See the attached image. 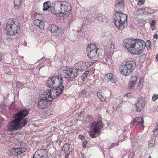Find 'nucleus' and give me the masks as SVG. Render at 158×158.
<instances>
[{
  "label": "nucleus",
  "mask_w": 158,
  "mask_h": 158,
  "mask_svg": "<svg viewBox=\"0 0 158 158\" xmlns=\"http://www.w3.org/2000/svg\"><path fill=\"white\" fill-rule=\"evenodd\" d=\"M123 44L130 53L138 55L142 53L146 45H151V42L148 40L145 42L139 39L128 38L124 40Z\"/></svg>",
  "instance_id": "f257e3e1"
},
{
  "label": "nucleus",
  "mask_w": 158,
  "mask_h": 158,
  "mask_svg": "<svg viewBox=\"0 0 158 158\" xmlns=\"http://www.w3.org/2000/svg\"><path fill=\"white\" fill-rule=\"evenodd\" d=\"M27 109L21 110L14 115L15 118L8 123L7 128L11 132L21 129L27 123V118L24 117L29 114Z\"/></svg>",
  "instance_id": "f03ea898"
},
{
  "label": "nucleus",
  "mask_w": 158,
  "mask_h": 158,
  "mask_svg": "<svg viewBox=\"0 0 158 158\" xmlns=\"http://www.w3.org/2000/svg\"><path fill=\"white\" fill-rule=\"evenodd\" d=\"M63 80L62 78L57 77L51 76L46 81V84L49 87L55 89L53 90V94L58 98L61 94L64 87L62 85Z\"/></svg>",
  "instance_id": "7ed1b4c3"
},
{
  "label": "nucleus",
  "mask_w": 158,
  "mask_h": 158,
  "mask_svg": "<svg viewBox=\"0 0 158 158\" xmlns=\"http://www.w3.org/2000/svg\"><path fill=\"white\" fill-rule=\"evenodd\" d=\"M51 90V89L46 90L44 92L43 94L40 96L37 103L39 109H46L52 103L53 99L57 98L54 94H52Z\"/></svg>",
  "instance_id": "20e7f679"
},
{
  "label": "nucleus",
  "mask_w": 158,
  "mask_h": 158,
  "mask_svg": "<svg viewBox=\"0 0 158 158\" xmlns=\"http://www.w3.org/2000/svg\"><path fill=\"white\" fill-rule=\"evenodd\" d=\"M54 8L57 11L60 16L64 15L66 17L70 14L72 10L70 4L68 2L64 1H56L53 2Z\"/></svg>",
  "instance_id": "39448f33"
},
{
  "label": "nucleus",
  "mask_w": 158,
  "mask_h": 158,
  "mask_svg": "<svg viewBox=\"0 0 158 158\" xmlns=\"http://www.w3.org/2000/svg\"><path fill=\"white\" fill-rule=\"evenodd\" d=\"M136 66L135 61L134 59L127 58L122 62L120 66V72L124 76H128L131 73Z\"/></svg>",
  "instance_id": "423d86ee"
},
{
  "label": "nucleus",
  "mask_w": 158,
  "mask_h": 158,
  "mask_svg": "<svg viewBox=\"0 0 158 158\" xmlns=\"http://www.w3.org/2000/svg\"><path fill=\"white\" fill-rule=\"evenodd\" d=\"M120 12V11L115 10L113 16L114 22L118 29H123L127 26V15Z\"/></svg>",
  "instance_id": "0eeeda50"
},
{
  "label": "nucleus",
  "mask_w": 158,
  "mask_h": 158,
  "mask_svg": "<svg viewBox=\"0 0 158 158\" xmlns=\"http://www.w3.org/2000/svg\"><path fill=\"white\" fill-rule=\"evenodd\" d=\"M5 30L7 35L11 36L18 34L20 32V28L18 26V23L12 18L8 20Z\"/></svg>",
  "instance_id": "6e6552de"
},
{
  "label": "nucleus",
  "mask_w": 158,
  "mask_h": 158,
  "mask_svg": "<svg viewBox=\"0 0 158 158\" xmlns=\"http://www.w3.org/2000/svg\"><path fill=\"white\" fill-rule=\"evenodd\" d=\"M88 57L91 60L97 61L102 55L98 48L95 44H91L88 45L86 50Z\"/></svg>",
  "instance_id": "1a4fd4ad"
},
{
  "label": "nucleus",
  "mask_w": 158,
  "mask_h": 158,
  "mask_svg": "<svg viewBox=\"0 0 158 158\" xmlns=\"http://www.w3.org/2000/svg\"><path fill=\"white\" fill-rule=\"evenodd\" d=\"M60 73L69 81H73L78 75V70L72 68L63 67L60 69Z\"/></svg>",
  "instance_id": "9d476101"
},
{
  "label": "nucleus",
  "mask_w": 158,
  "mask_h": 158,
  "mask_svg": "<svg viewBox=\"0 0 158 158\" xmlns=\"http://www.w3.org/2000/svg\"><path fill=\"white\" fill-rule=\"evenodd\" d=\"M103 127V124L101 120L92 122L90 124V136L92 138L98 137Z\"/></svg>",
  "instance_id": "9b49d317"
},
{
  "label": "nucleus",
  "mask_w": 158,
  "mask_h": 158,
  "mask_svg": "<svg viewBox=\"0 0 158 158\" xmlns=\"http://www.w3.org/2000/svg\"><path fill=\"white\" fill-rule=\"evenodd\" d=\"M145 104V101L142 97H139L137 99V102L135 104L136 107V110L137 112H139L142 111L144 108Z\"/></svg>",
  "instance_id": "f8f14e48"
},
{
  "label": "nucleus",
  "mask_w": 158,
  "mask_h": 158,
  "mask_svg": "<svg viewBox=\"0 0 158 158\" xmlns=\"http://www.w3.org/2000/svg\"><path fill=\"white\" fill-rule=\"evenodd\" d=\"M50 30L53 35L56 36L61 35L64 33L63 29L62 28L54 24L51 25Z\"/></svg>",
  "instance_id": "ddd939ff"
},
{
  "label": "nucleus",
  "mask_w": 158,
  "mask_h": 158,
  "mask_svg": "<svg viewBox=\"0 0 158 158\" xmlns=\"http://www.w3.org/2000/svg\"><path fill=\"white\" fill-rule=\"evenodd\" d=\"M115 3V10L121 11L124 9V0H116Z\"/></svg>",
  "instance_id": "4468645a"
},
{
  "label": "nucleus",
  "mask_w": 158,
  "mask_h": 158,
  "mask_svg": "<svg viewBox=\"0 0 158 158\" xmlns=\"http://www.w3.org/2000/svg\"><path fill=\"white\" fill-rule=\"evenodd\" d=\"M137 79L135 76L132 77L128 84V88L129 89H132L135 85L137 81Z\"/></svg>",
  "instance_id": "2eb2a0df"
},
{
  "label": "nucleus",
  "mask_w": 158,
  "mask_h": 158,
  "mask_svg": "<svg viewBox=\"0 0 158 158\" xmlns=\"http://www.w3.org/2000/svg\"><path fill=\"white\" fill-rule=\"evenodd\" d=\"M26 151V149H11L10 151L14 155H19Z\"/></svg>",
  "instance_id": "dca6fc26"
},
{
  "label": "nucleus",
  "mask_w": 158,
  "mask_h": 158,
  "mask_svg": "<svg viewBox=\"0 0 158 158\" xmlns=\"http://www.w3.org/2000/svg\"><path fill=\"white\" fill-rule=\"evenodd\" d=\"M96 19L99 21L106 22L108 21V19L106 16L101 13L97 15L96 17Z\"/></svg>",
  "instance_id": "f3484780"
},
{
  "label": "nucleus",
  "mask_w": 158,
  "mask_h": 158,
  "mask_svg": "<svg viewBox=\"0 0 158 158\" xmlns=\"http://www.w3.org/2000/svg\"><path fill=\"white\" fill-rule=\"evenodd\" d=\"M34 24L35 25L37 26L40 29H43L44 28V22L39 19H35L34 21Z\"/></svg>",
  "instance_id": "a211bd4d"
},
{
  "label": "nucleus",
  "mask_w": 158,
  "mask_h": 158,
  "mask_svg": "<svg viewBox=\"0 0 158 158\" xmlns=\"http://www.w3.org/2000/svg\"><path fill=\"white\" fill-rule=\"evenodd\" d=\"M22 1L23 0H14V8L16 10L19 9Z\"/></svg>",
  "instance_id": "6ab92c4d"
},
{
  "label": "nucleus",
  "mask_w": 158,
  "mask_h": 158,
  "mask_svg": "<svg viewBox=\"0 0 158 158\" xmlns=\"http://www.w3.org/2000/svg\"><path fill=\"white\" fill-rule=\"evenodd\" d=\"M36 152L43 158H44V156L47 154V151L45 149H41L38 150L36 151Z\"/></svg>",
  "instance_id": "aec40b11"
},
{
  "label": "nucleus",
  "mask_w": 158,
  "mask_h": 158,
  "mask_svg": "<svg viewBox=\"0 0 158 158\" xmlns=\"http://www.w3.org/2000/svg\"><path fill=\"white\" fill-rule=\"evenodd\" d=\"M43 11H47L51 7L50 6V2L47 1L45 2L43 4Z\"/></svg>",
  "instance_id": "412c9836"
},
{
  "label": "nucleus",
  "mask_w": 158,
  "mask_h": 158,
  "mask_svg": "<svg viewBox=\"0 0 158 158\" xmlns=\"http://www.w3.org/2000/svg\"><path fill=\"white\" fill-rule=\"evenodd\" d=\"M111 56L110 55L105 54L104 56V62L108 65L111 63Z\"/></svg>",
  "instance_id": "4be33fe9"
},
{
  "label": "nucleus",
  "mask_w": 158,
  "mask_h": 158,
  "mask_svg": "<svg viewBox=\"0 0 158 158\" xmlns=\"http://www.w3.org/2000/svg\"><path fill=\"white\" fill-rule=\"evenodd\" d=\"M134 119H135V120L136 121V122H139V123H140V125L141 127L143 128H144V126L143 125L144 121L142 117H137Z\"/></svg>",
  "instance_id": "5701e85b"
},
{
  "label": "nucleus",
  "mask_w": 158,
  "mask_h": 158,
  "mask_svg": "<svg viewBox=\"0 0 158 158\" xmlns=\"http://www.w3.org/2000/svg\"><path fill=\"white\" fill-rule=\"evenodd\" d=\"M87 66H86V63H81L80 64V67H78V68H76V69L78 70V71H82L85 70L87 69Z\"/></svg>",
  "instance_id": "b1692460"
},
{
  "label": "nucleus",
  "mask_w": 158,
  "mask_h": 158,
  "mask_svg": "<svg viewBox=\"0 0 158 158\" xmlns=\"http://www.w3.org/2000/svg\"><path fill=\"white\" fill-rule=\"evenodd\" d=\"M97 96L102 102H104L106 100V98L103 95V93L102 92H99L97 94Z\"/></svg>",
  "instance_id": "393cba45"
},
{
  "label": "nucleus",
  "mask_w": 158,
  "mask_h": 158,
  "mask_svg": "<svg viewBox=\"0 0 158 158\" xmlns=\"http://www.w3.org/2000/svg\"><path fill=\"white\" fill-rule=\"evenodd\" d=\"M144 14H152L154 12V10L149 8H143Z\"/></svg>",
  "instance_id": "a878e982"
},
{
  "label": "nucleus",
  "mask_w": 158,
  "mask_h": 158,
  "mask_svg": "<svg viewBox=\"0 0 158 158\" xmlns=\"http://www.w3.org/2000/svg\"><path fill=\"white\" fill-rule=\"evenodd\" d=\"M135 14L138 15H141L144 13L143 8H137L135 10Z\"/></svg>",
  "instance_id": "bb28decb"
},
{
  "label": "nucleus",
  "mask_w": 158,
  "mask_h": 158,
  "mask_svg": "<svg viewBox=\"0 0 158 158\" xmlns=\"http://www.w3.org/2000/svg\"><path fill=\"white\" fill-rule=\"evenodd\" d=\"M65 154L66 157H68L70 154V152L72 151V149H64L63 150Z\"/></svg>",
  "instance_id": "cd10ccee"
},
{
  "label": "nucleus",
  "mask_w": 158,
  "mask_h": 158,
  "mask_svg": "<svg viewBox=\"0 0 158 158\" xmlns=\"http://www.w3.org/2000/svg\"><path fill=\"white\" fill-rule=\"evenodd\" d=\"M155 142L154 139H150L148 142V146L149 148L154 146L155 145Z\"/></svg>",
  "instance_id": "c85d7f7f"
},
{
  "label": "nucleus",
  "mask_w": 158,
  "mask_h": 158,
  "mask_svg": "<svg viewBox=\"0 0 158 158\" xmlns=\"http://www.w3.org/2000/svg\"><path fill=\"white\" fill-rule=\"evenodd\" d=\"M51 111L50 110H48L45 112H44L43 114L44 115V116L45 117H48L51 115Z\"/></svg>",
  "instance_id": "c756f323"
},
{
  "label": "nucleus",
  "mask_w": 158,
  "mask_h": 158,
  "mask_svg": "<svg viewBox=\"0 0 158 158\" xmlns=\"http://www.w3.org/2000/svg\"><path fill=\"white\" fill-rule=\"evenodd\" d=\"M114 44L113 42H112L108 51H110V52L114 51Z\"/></svg>",
  "instance_id": "7c9ffc66"
},
{
  "label": "nucleus",
  "mask_w": 158,
  "mask_h": 158,
  "mask_svg": "<svg viewBox=\"0 0 158 158\" xmlns=\"http://www.w3.org/2000/svg\"><path fill=\"white\" fill-rule=\"evenodd\" d=\"M93 118L90 115H87L86 118L85 120L87 122H91L93 121Z\"/></svg>",
  "instance_id": "2f4dec72"
},
{
  "label": "nucleus",
  "mask_w": 158,
  "mask_h": 158,
  "mask_svg": "<svg viewBox=\"0 0 158 158\" xmlns=\"http://www.w3.org/2000/svg\"><path fill=\"white\" fill-rule=\"evenodd\" d=\"M49 11H50L52 14L54 15H55L57 13V11L56 10L54 7V8H53L52 7H51L50 9L49 10Z\"/></svg>",
  "instance_id": "473e14b6"
},
{
  "label": "nucleus",
  "mask_w": 158,
  "mask_h": 158,
  "mask_svg": "<svg viewBox=\"0 0 158 158\" xmlns=\"http://www.w3.org/2000/svg\"><path fill=\"white\" fill-rule=\"evenodd\" d=\"M138 136H135L133 138L131 139V143H132V141L134 142H138Z\"/></svg>",
  "instance_id": "72a5a7b5"
},
{
  "label": "nucleus",
  "mask_w": 158,
  "mask_h": 158,
  "mask_svg": "<svg viewBox=\"0 0 158 158\" xmlns=\"http://www.w3.org/2000/svg\"><path fill=\"white\" fill-rule=\"evenodd\" d=\"M109 81H110L111 82L113 83H115L116 81L115 76H113V77H112L111 78H110V79L109 80Z\"/></svg>",
  "instance_id": "f704fd0d"
},
{
  "label": "nucleus",
  "mask_w": 158,
  "mask_h": 158,
  "mask_svg": "<svg viewBox=\"0 0 158 158\" xmlns=\"http://www.w3.org/2000/svg\"><path fill=\"white\" fill-rule=\"evenodd\" d=\"M33 158H43L36 152L33 155Z\"/></svg>",
  "instance_id": "c9c22d12"
},
{
  "label": "nucleus",
  "mask_w": 158,
  "mask_h": 158,
  "mask_svg": "<svg viewBox=\"0 0 158 158\" xmlns=\"http://www.w3.org/2000/svg\"><path fill=\"white\" fill-rule=\"evenodd\" d=\"M158 98V94H154L153 96L152 99L153 101H156Z\"/></svg>",
  "instance_id": "e433bc0d"
},
{
  "label": "nucleus",
  "mask_w": 158,
  "mask_h": 158,
  "mask_svg": "<svg viewBox=\"0 0 158 158\" xmlns=\"http://www.w3.org/2000/svg\"><path fill=\"white\" fill-rule=\"evenodd\" d=\"M156 129L153 131L154 135L156 136H157L158 135V127H156Z\"/></svg>",
  "instance_id": "4c0bfd02"
},
{
  "label": "nucleus",
  "mask_w": 158,
  "mask_h": 158,
  "mask_svg": "<svg viewBox=\"0 0 158 158\" xmlns=\"http://www.w3.org/2000/svg\"><path fill=\"white\" fill-rule=\"evenodd\" d=\"M132 124L133 126H136L137 125H140V123H139V122H136V121L135 120V119H134L132 122Z\"/></svg>",
  "instance_id": "58836bf2"
},
{
  "label": "nucleus",
  "mask_w": 158,
  "mask_h": 158,
  "mask_svg": "<svg viewBox=\"0 0 158 158\" xmlns=\"http://www.w3.org/2000/svg\"><path fill=\"white\" fill-rule=\"evenodd\" d=\"M22 86L23 85L19 81H18L17 82L16 87L17 88H21Z\"/></svg>",
  "instance_id": "ea45409f"
},
{
  "label": "nucleus",
  "mask_w": 158,
  "mask_h": 158,
  "mask_svg": "<svg viewBox=\"0 0 158 158\" xmlns=\"http://www.w3.org/2000/svg\"><path fill=\"white\" fill-rule=\"evenodd\" d=\"M106 77L108 79V80L109 81L110 78H111L112 77H113V75L112 73H110L107 75H106Z\"/></svg>",
  "instance_id": "a19ab883"
},
{
  "label": "nucleus",
  "mask_w": 158,
  "mask_h": 158,
  "mask_svg": "<svg viewBox=\"0 0 158 158\" xmlns=\"http://www.w3.org/2000/svg\"><path fill=\"white\" fill-rule=\"evenodd\" d=\"M87 93V91L86 89H83L81 92V94L84 95H85Z\"/></svg>",
  "instance_id": "79ce46f5"
},
{
  "label": "nucleus",
  "mask_w": 158,
  "mask_h": 158,
  "mask_svg": "<svg viewBox=\"0 0 158 158\" xmlns=\"http://www.w3.org/2000/svg\"><path fill=\"white\" fill-rule=\"evenodd\" d=\"M132 148L136 147L138 145V142H134L132 141Z\"/></svg>",
  "instance_id": "37998d69"
},
{
  "label": "nucleus",
  "mask_w": 158,
  "mask_h": 158,
  "mask_svg": "<svg viewBox=\"0 0 158 158\" xmlns=\"http://www.w3.org/2000/svg\"><path fill=\"white\" fill-rule=\"evenodd\" d=\"M87 77V75L85 73H83L81 76V78L84 81Z\"/></svg>",
  "instance_id": "c03bdc74"
},
{
  "label": "nucleus",
  "mask_w": 158,
  "mask_h": 158,
  "mask_svg": "<svg viewBox=\"0 0 158 158\" xmlns=\"http://www.w3.org/2000/svg\"><path fill=\"white\" fill-rule=\"evenodd\" d=\"M83 27H81L80 28V30H79L78 31H77V32L78 33V34H83V32L82 31V29H83Z\"/></svg>",
  "instance_id": "a18cd8bd"
},
{
  "label": "nucleus",
  "mask_w": 158,
  "mask_h": 158,
  "mask_svg": "<svg viewBox=\"0 0 158 158\" xmlns=\"http://www.w3.org/2000/svg\"><path fill=\"white\" fill-rule=\"evenodd\" d=\"M70 145L68 143H65L64 145L63 148H69Z\"/></svg>",
  "instance_id": "49530a36"
},
{
  "label": "nucleus",
  "mask_w": 158,
  "mask_h": 158,
  "mask_svg": "<svg viewBox=\"0 0 158 158\" xmlns=\"http://www.w3.org/2000/svg\"><path fill=\"white\" fill-rule=\"evenodd\" d=\"M4 59V56L1 52H0V61L3 60Z\"/></svg>",
  "instance_id": "de8ad7c7"
},
{
  "label": "nucleus",
  "mask_w": 158,
  "mask_h": 158,
  "mask_svg": "<svg viewBox=\"0 0 158 158\" xmlns=\"http://www.w3.org/2000/svg\"><path fill=\"white\" fill-rule=\"evenodd\" d=\"M143 79H140L138 82V87L139 86H140L141 85L142 82H143Z\"/></svg>",
  "instance_id": "09e8293b"
},
{
  "label": "nucleus",
  "mask_w": 158,
  "mask_h": 158,
  "mask_svg": "<svg viewBox=\"0 0 158 158\" xmlns=\"http://www.w3.org/2000/svg\"><path fill=\"white\" fill-rule=\"evenodd\" d=\"M145 1H138V4L139 5L141 6V5H143Z\"/></svg>",
  "instance_id": "8fccbe9b"
},
{
  "label": "nucleus",
  "mask_w": 158,
  "mask_h": 158,
  "mask_svg": "<svg viewBox=\"0 0 158 158\" xmlns=\"http://www.w3.org/2000/svg\"><path fill=\"white\" fill-rule=\"evenodd\" d=\"M87 144V141H84L83 143V148L85 147L86 146V145Z\"/></svg>",
  "instance_id": "3c124183"
},
{
  "label": "nucleus",
  "mask_w": 158,
  "mask_h": 158,
  "mask_svg": "<svg viewBox=\"0 0 158 158\" xmlns=\"http://www.w3.org/2000/svg\"><path fill=\"white\" fill-rule=\"evenodd\" d=\"M135 154V153L133 152H131L130 153V155L129 156V157H130V158L131 157H132L133 158V157L134 156Z\"/></svg>",
  "instance_id": "603ef678"
},
{
  "label": "nucleus",
  "mask_w": 158,
  "mask_h": 158,
  "mask_svg": "<svg viewBox=\"0 0 158 158\" xmlns=\"http://www.w3.org/2000/svg\"><path fill=\"white\" fill-rule=\"evenodd\" d=\"M156 22V21L153 20L151 22V26L155 25V24Z\"/></svg>",
  "instance_id": "864d4df0"
},
{
  "label": "nucleus",
  "mask_w": 158,
  "mask_h": 158,
  "mask_svg": "<svg viewBox=\"0 0 158 158\" xmlns=\"http://www.w3.org/2000/svg\"><path fill=\"white\" fill-rule=\"evenodd\" d=\"M158 35L157 34H155L154 35V38L156 40H157L158 38Z\"/></svg>",
  "instance_id": "5fc2aeb1"
},
{
  "label": "nucleus",
  "mask_w": 158,
  "mask_h": 158,
  "mask_svg": "<svg viewBox=\"0 0 158 158\" xmlns=\"http://www.w3.org/2000/svg\"><path fill=\"white\" fill-rule=\"evenodd\" d=\"M79 137L82 140L84 139V136L82 135H79Z\"/></svg>",
  "instance_id": "6e6d98bb"
},
{
  "label": "nucleus",
  "mask_w": 158,
  "mask_h": 158,
  "mask_svg": "<svg viewBox=\"0 0 158 158\" xmlns=\"http://www.w3.org/2000/svg\"><path fill=\"white\" fill-rule=\"evenodd\" d=\"M55 154H56L58 155H59L60 154V152L59 151L56 150L55 152Z\"/></svg>",
  "instance_id": "4d7b16f0"
},
{
  "label": "nucleus",
  "mask_w": 158,
  "mask_h": 158,
  "mask_svg": "<svg viewBox=\"0 0 158 158\" xmlns=\"http://www.w3.org/2000/svg\"><path fill=\"white\" fill-rule=\"evenodd\" d=\"M85 21H87L88 23H89L90 21V20L89 18H86Z\"/></svg>",
  "instance_id": "13d9d810"
},
{
  "label": "nucleus",
  "mask_w": 158,
  "mask_h": 158,
  "mask_svg": "<svg viewBox=\"0 0 158 158\" xmlns=\"http://www.w3.org/2000/svg\"><path fill=\"white\" fill-rule=\"evenodd\" d=\"M125 96H126V97H130V95L129 93H126L125 94Z\"/></svg>",
  "instance_id": "bf43d9fd"
},
{
  "label": "nucleus",
  "mask_w": 158,
  "mask_h": 158,
  "mask_svg": "<svg viewBox=\"0 0 158 158\" xmlns=\"http://www.w3.org/2000/svg\"><path fill=\"white\" fill-rule=\"evenodd\" d=\"M152 26V30H154L155 29V25L151 26Z\"/></svg>",
  "instance_id": "052dcab7"
},
{
  "label": "nucleus",
  "mask_w": 158,
  "mask_h": 158,
  "mask_svg": "<svg viewBox=\"0 0 158 158\" xmlns=\"http://www.w3.org/2000/svg\"><path fill=\"white\" fill-rule=\"evenodd\" d=\"M89 73V71H85L84 73H85V74H86V75H87V74H88Z\"/></svg>",
  "instance_id": "680f3d73"
},
{
  "label": "nucleus",
  "mask_w": 158,
  "mask_h": 158,
  "mask_svg": "<svg viewBox=\"0 0 158 158\" xmlns=\"http://www.w3.org/2000/svg\"><path fill=\"white\" fill-rule=\"evenodd\" d=\"M81 156L83 158H84V154H82Z\"/></svg>",
  "instance_id": "e2e57ef3"
},
{
  "label": "nucleus",
  "mask_w": 158,
  "mask_h": 158,
  "mask_svg": "<svg viewBox=\"0 0 158 158\" xmlns=\"http://www.w3.org/2000/svg\"><path fill=\"white\" fill-rule=\"evenodd\" d=\"M156 58L157 60H158V54H157L156 56Z\"/></svg>",
  "instance_id": "0e129e2a"
},
{
  "label": "nucleus",
  "mask_w": 158,
  "mask_h": 158,
  "mask_svg": "<svg viewBox=\"0 0 158 158\" xmlns=\"http://www.w3.org/2000/svg\"><path fill=\"white\" fill-rule=\"evenodd\" d=\"M115 145V144H112L111 145V147L112 148H113V147H114V146Z\"/></svg>",
  "instance_id": "69168bd1"
},
{
  "label": "nucleus",
  "mask_w": 158,
  "mask_h": 158,
  "mask_svg": "<svg viewBox=\"0 0 158 158\" xmlns=\"http://www.w3.org/2000/svg\"><path fill=\"white\" fill-rule=\"evenodd\" d=\"M123 140V139L122 140V139H120V138L118 140V141H119V142L122 141Z\"/></svg>",
  "instance_id": "338daca9"
},
{
  "label": "nucleus",
  "mask_w": 158,
  "mask_h": 158,
  "mask_svg": "<svg viewBox=\"0 0 158 158\" xmlns=\"http://www.w3.org/2000/svg\"><path fill=\"white\" fill-rule=\"evenodd\" d=\"M139 1H145L144 0H139Z\"/></svg>",
  "instance_id": "774afa93"
}]
</instances>
